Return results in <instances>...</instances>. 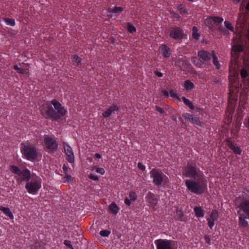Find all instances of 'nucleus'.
Instances as JSON below:
<instances>
[{
	"label": "nucleus",
	"instance_id": "f257e3e1",
	"mask_svg": "<svg viewBox=\"0 0 249 249\" xmlns=\"http://www.w3.org/2000/svg\"><path fill=\"white\" fill-rule=\"evenodd\" d=\"M245 31L246 38L247 39V42H245L240 36L235 37L232 39V45L231 49V61L229 66L230 71V80L231 84L234 86L239 85V83L237 81V78L238 76L237 70L240 66H241L243 63L246 67L249 69V53H246L244 50L246 44L247 49L249 41L246 36L247 30H239V32Z\"/></svg>",
	"mask_w": 249,
	"mask_h": 249
},
{
	"label": "nucleus",
	"instance_id": "f03ea898",
	"mask_svg": "<svg viewBox=\"0 0 249 249\" xmlns=\"http://www.w3.org/2000/svg\"><path fill=\"white\" fill-rule=\"evenodd\" d=\"M237 71L238 74L237 81L239 83V85L235 87L231 84L230 75L229 76V93L227 110L229 112V114H231L234 112L237 105L238 93L240 89H241L240 93V102L246 101L249 91V78L248 71H249V69L247 68L242 63V66L239 67Z\"/></svg>",
	"mask_w": 249,
	"mask_h": 249
},
{
	"label": "nucleus",
	"instance_id": "7ed1b4c3",
	"mask_svg": "<svg viewBox=\"0 0 249 249\" xmlns=\"http://www.w3.org/2000/svg\"><path fill=\"white\" fill-rule=\"evenodd\" d=\"M41 111L42 115L45 118L56 121H58L67 113V110L64 107L55 99L52 100L50 103L46 102L43 104Z\"/></svg>",
	"mask_w": 249,
	"mask_h": 249
},
{
	"label": "nucleus",
	"instance_id": "20e7f679",
	"mask_svg": "<svg viewBox=\"0 0 249 249\" xmlns=\"http://www.w3.org/2000/svg\"><path fill=\"white\" fill-rule=\"evenodd\" d=\"M185 184L187 189L191 193L201 195L207 190V182L205 177L200 179H186Z\"/></svg>",
	"mask_w": 249,
	"mask_h": 249
},
{
	"label": "nucleus",
	"instance_id": "39448f33",
	"mask_svg": "<svg viewBox=\"0 0 249 249\" xmlns=\"http://www.w3.org/2000/svg\"><path fill=\"white\" fill-rule=\"evenodd\" d=\"M183 175L191 179H200L204 176L203 172L196 165V162L192 161L188 162L184 167Z\"/></svg>",
	"mask_w": 249,
	"mask_h": 249
},
{
	"label": "nucleus",
	"instance_id": "423d86ee",
	"mask_svg": "<svg viewBox=\"0 0 249 249\" xmlns=\"http://www.w3.org/2000/svg\"><path fill=\"white\" fill-rule=\"evenodd\" d=\"M42 180L36 175L32 176L31 179L26 182L25 189L30 194L36 195L41 188Z\"/></svg>",
	"mask_w": 249,
	"mask_h": 249
},
{
	"label": "nucleus",
	"instance_id": "0eeeda50",
	"mask_svg": "<svg viewBox=\"0 0 249 249\" xmlns=\"http://www.w3.org/2000/svg\"><path fill=\"white\" fill-rule=\"evenodd\" d=\"M20 151L25 158L30 161L36 160L38 155V152L36 147L33 144L22 143Z\"/></svg>",
	"mask_w": 249,
	"mask_h": 249
},
{
	"label": "nucleus",
	"instance_id": "6e6552de",
	"mask_svg": "<svg viewBox=\"0 0 249 249\" xmlns=\"http://www.w3.org/2000/svg\"><path fill=\"white\" fill-rule=\"evenodd\" d=\"M150 174L153 179V184L157 186H160L162 184H166L169 182L167 176L160 169H152L150 172Z\"/></svg>",
	"mask_w": 249,
	"mask_h": 249
},
{
	"label": "nucleus",
	"instance_id": "1a4fd4ad",
	"mask_svg": "<svg viewBox=\"0 0 249 249\" xmlns=\"http://www.w3.org/2000/svg\"><path fill=\"white\" fill-rule=\"evenodd\" d=\"M10 170L13 174L18 176V178L17 180L20 182L22 181L28 182L32 177L30 171L27 168L21 170L17 166L11 165L10 167Z\"/></svg>",
	"mask_w": 249,
	"mask_h": 249
},
{
	"label": "nucleus",
	"instance_id": "9d476101",
	"mask_svg": "<svg viewBox=\"0 0 249 249\" xmlns=\"http://www.w3.org/2000/svg\"><path fill=\"white\" fill-rule=\"evenodd\" d=\"M198 59L196 57H193L192 59V63L198 68H201L204 64H206L212 58V53L200 50L197 53Z\"/></svg>",
	"mask_w": 249,
	"mask_h": 249
},
{
	"label": "nucleus",
	"instance_id": "9b49d317",
	"mask_svg": "<svg viewBox=\"0 0 249 249\" xmlns=\"http://www.w3.org/2000/svg\"><path fill=\"white\" fill-rule=\"evenodd\" d=\"M58 143L55 138L49 135H46L44 138L43 148L48 153L56 152L58 149Z\"/></svg>",
	"mask_w": 249,
	"mask_h": 249
},
{
	"label": "nucleus",
	"instance_id": "f8f14e48",
	"mask_svg": "<svg viewBox=\"0 0 249 249\" xmlns=\"http://www.w3.org/2000/svg\"><path fill=\"white\" fill-rule=\"evenodd\" d=\"M248 206L247 205L243 206L241 202L237 206L239 211L243 212L239 214V223L244 228L248 226V222L246 220L247 219L249 218V208Z\"/></svg>",
	"mask_w": 249,
	"mask_h": 249
},
{
	"label": "nucleus",
	"instance_id": "ddd939ff",
	"mask_svg": "<svg viewBox=\"0 0 249 249\" xmlns=\"http://www.w3.org/2000/svg\"><path fill=\"white\" fill-rule=\"evenodd\" d=\"M157 249H177V242L172 240L159 239L155 241Z\"/></svg>",
	"mask_w": 249,
	"mask_h": 249
},
{
	"label": "nucleus",
	"instance_id": "4468645a",
	"mask_svg": "<svg viewBox=\"0 0 249 249\" xmlns=\"http://www.w3.org/2000/svg\"><path fill=\"white\" fill-rule=\"evenodd\" d=\"M168 33L170 38L178 41L181 40L185 35L183 29L177 26L170 27Z\"/></svg>",
	"mask_w": 249,
	"mask_h": 249
},
{
	"label": "nucleus",
	"instance_id": "2eb2a0df",
	"mask_svg": "<svg viewBox=\"0 0 249 249\" xmlns=\"http://www.w3.org/2000/svg\"><path fill=\"white\" fill-rule=\"evenodd\" d=\"M62 144L64 152L66 155L67 160L70 163H73L74 162V156L72 148L66 142H63Z\"/></svg>",
	"mask_w": 249,
	"mask_h": 249
},
{
	"label": "nucleus",
	"instance_id": "dca6fc26",
	"mask_svg": "<svg viewBox=\"0 0 249 249\" xmlns=\"http://www.w3.org/2000/svg\"><path fill=\"white\" fill-rule=\"evenodd\" d=\"M224 25L226 29L221 25L218 27V30L220 33L222 34L224 36H227L229 34V31L234 32V27L230 22L226 20L224 21Z\"/></svg>",
	"mask_w": 249,
	"mask_h": 249
},
{
	"label": "nucleus",
	"instance_id": "f3484780",
	"mask_svg": "<svg viewBox=\"0 0 249 249\" xmlns=\"http://www.w3.org/2000/svg\"><path fill=\"white\" fill-rule=\"evenodd\" d=\"M226 144L233 151L236 155H240L242 153V150L239 146L235 144L231 140V138H228L225 141Z\"/></svg>",
	"mask_w": 249,
	"mask_h": 249
},
{
	"label": "nucleus",
	"instance_id": "a211bd4d",
	"mask_svg": "<svg viewBox=\"0 0 249 249\" xmlns=\"http://www.w3.org/2000/svg\"><path fill=\"white\" fill-rule=\"evenodd\" d=\"M182 116L191 123L199 126H202V123L197 117L194 116L193 115L188 113H184Z\"/></svg>",
	"mask_w": 249,
	"mask_h": 249
},
{
	"label": "nucleus",
	"instance_id": "6ab92c4d",
	"mask_svg": "<svg viewBox=\"0 0 249 249\" xmlns=\"http://www.w3.org/2000/svg\"><path fill=\"white\" fill-rule=\"evenodd\" d=\"M218 217V213L216 210H213L209 216L207 218L209 227L212 229L214 225V221Z\"/></svg>",
	"mask_w": 249,
	"mask_h": 249
},
{
	"label": "nucleus",
	"instance_id": "aec40b11",
	"mask_svg": "<svg viewBox=\"0 0 249 249\" xmlns=\"http://www.w3.org/2000/svg\"><path fill=\"white\" fill-rule=\"evenodd\" d=\"M146 201L149 203L150 207L154 208L158 203L157 196L153 193L149 192L145 197Z\"/></svg>",
	"mask_w": 249,
	"mask_h": 249
},
{
	"label": "nucleus",
	"instance_id": "412c9836",
	"mask_svg": "<svg viewBox=\"0 0 249 249\" xmlns=\"http://www.w3.org/2000/svg\"><path fill=\"white\" fill-rule=\"evenodd\" d=\"M247 97L246 100V101L240 102V97H239V108L237 110V112L235 115V119H238V120H242L244 117V113H243V110L242 108L245 109V105L246 104L247 101Z\"/></svg>",
	"mask_w": 249,
	"mask_h": 249
},
{
	"label": "nucleus",
	"instance_id": "4be33fe9",
	"mask_svg": "<svg viewBox=\"0 0 249 249\" xmlns=\"http://www.w3.org/2000/svg\"><path fill=\"white\" fill-rule=\"evenodd\" d=\"M159 52L165 58H168L172 53L171 49L164 44L160 45L159 47Z\"/></svg>",
	"mask_w": 249,
	"mask_h": 249
},
{
	"label": "nucleus",
	"instance_id": "5701e85b",
	"mask_svg": "<svg viewBox=\"0 0 249 249\" xmlns=\"http://www.w3.org/2000/svg\"><path fill=\"white\" fill-rule=\"evenodd\" d=\"M120 110V107L116 104H112L110 106L106 111L102 113L103 116L107 118L109 117L115 111H118Z\"/></svg>",
	"mask_w": 249,
	"mask_h": 249
},
{
	"label": "nucleus",
	"instance_id": "b1692460",
	"mask_svg": "<svg viewBox=\"0 0 249 249\" xmlns=\"http://www.w3.org/2000/svg\"><path fill=\"white\" fill-rule=\"evenodd\" d=\"M120 208L117 206L115 202H112L108 207V210L110 213L114 215H116Z\"/></svg>",
	"mask_w": 249,
	"mask_h": 249
},
{
	"label": "nucleus",
	"instance_id": "393cba45",
	"mask_svg": "<svg viewBox=\"0 0 249 249\" xmlns=\"http://www.w3.org/2000/svg\"><path fill=\"white\" fill-rule=\"evenodd\" d=\"M0 211L2 212L6 216H8L10 219L14 218V215L9 208L0 207Z\"/></svg>",
	"mask_w": 249,
	"mask_h": 249
},
{
	"label": "nucleus",
	"instance_id": "a878e982",
	"mask_svg": "<svg viewBox=\"0 0 249 249\" xmlns=\"http://www.w3.org/2000/svg\"><path fill=\"white\" fill-rule=\"evenodd\" d=\"M184 88L186 90L189 91L191 89H194L195 86L193 82L190 80H186L184 83Z\"/></svg>",
	"mask_w": 249,
	"mask_h": 249
},
{
	"label": "nucleus",
	"instance_id": "bb28decb",
	"mask_svg": "<svg viewBox=\"0 0 249 249\" xmlns=\"http://www.w3.org/2000/svg\"><path fill=\"white\" fill-rule=\"evenodd\" d=\"M194 211L196 217H203L204 216L203 211L200 207H195Z\"/></svg>",
	"mask_w": 249,
	"mask_h": 249
},
{
	"label": "nucleus",
	"instance_id": "cd10ccee",
	"mask_svg": "<svg viewBox=\"0 0 249 249\" xmlns=\"http://www.w3.org/2000/svg\"><path fill=\"white\" fill-rule=\"evenodd\" d=\"M124 9L122 7L115 6L113 8H109L107 9V12L109 13L116 14L117 13H120L123 11Z\"/></svg>",
	"mask_w": 249,
	"mask_h": 249
},
{
	"label": "nucleus",
	"instance_id": "c85d7f7f",
	"mask_svg": "<svg viewBox=\"0 0 249 249\" xmlns=\"http://www.w3.org/2000/svg\"><path fill=\"white\" fill-rule=\"evenodd\" d=\"M182 101L184 103V104L188 106L189 108L192 110H193L195 109V106H194L193 104L188 99L185 98V97H182L181 98V101Z\"/></svg>",
	"mask_w": 249,
	"mask_h": 249
},
{
	"label": "nucleus",
	"instance_id": "c756f323",
	"mask_svg": "<svg viewBox=\"0 0 249 249\" xmlns=\"http://www.w3.org/2000/svg\"><path fill=\"white\" fill-rule=\"evenodd\" d=\"M213 63L217 69H219L220 68V65L218 61L217 57L215 54L214 51L212 52Z\"/></svg>",
	"mask_w": 249,
	"mask_h": 249
},
{
	"label": "nucleus",
	"instance_id": "7c9ffc66",
	"mask_svg": "<svg viewBox=\"0 0 249 249\" xmlns=\"http://www.w3.org/2000/svg\"><path fill=\"white\" fill-rule=\"evenodd\" d=\"M44 247L40 241H36L34 244L31 246V249H44Z\"/></svg>",
	"mask_w": 249,
	"mask_h": 249
},
{
	"label": "nucleus",
	"instance_id": "2f4dec72",
	"mask_svg": "<svg viewBox=\"0 0 249 249\" xmlns=\"http://www.w3.org/2000/svg\"><path fill=\"white\" fill-rule=\"evenodd\" d=\"M178 9L181 15H188V12L187 9L185 8V6L182 4H178Z\"/></svg>",
	"mask_w": 249,
	"mask_h": 249
},
{
	"label": "nucleus",
	"instance_id": "473e14b6",
	"mask_svg": "<svg viewBox=\"0 0 249 249\" xmlns=\"http://www.w3.org/2000/svg\"><path fill=\"white\" fill-rule=\"evenodd\" d=\"M176 214L179 220L182 221H185L183 213L181 210L178 208L176 210Z\"/></svg>",
	"mask_w": 249,
	"mask_h": 249
},
{
	"label": "nucleus",
	"instance_id": "72a5a7b5",
	"mask_svg": "<svg viewBox=\"0 0 249 249\" xmlns=\"http://www.w3.org/2000/svg\"><path fill=\"white\" fill-rule=\"evenodd\" d=\"M192 37L196 39H199L200 35L198 33V29L196 26H193L192 28Z\"/></svg>",
	"mask_w": 249,
	"mask_h": 249
},
{
	"label": "nucleus",
	"instance_id": "f704fd0d",
	"mask_svg": "<svg viewBox=\"0 0 249 249\" xmlns=\"http://www.w3.org/2000/svg\"><path fill=\"white\" fill-rule=\"evenodd\" d=\"M71 59L73 62L76 63V65L77 66H79L82 61L81 58L77 55H72L71 57Z\"/></svg>",
	"mask_w": 249,
	"mask_h": 249
},
{
	"label": "nucleus",
	"instance_id": "c9c22d12",
	"mask_svg": "<svg viewBox=\"0 0 249 249\" xmlns=\"http://www.w3.org/2000/svg\"><path fill=\"white\" fill-rule=\"evenodd\" d=\"M3 20L6 24L8 25L13 27L16 24L15 20L14 19L10 18H5Z\"/></svg>",
	"mask_w": 249,
	"mask_h": 249
},
{
	"label": "nucleus",
	"instance_id": "e433bc0d",
	"mask_svg": "<svg viewBox=\"0 0 249 249\" xmlns=\"http://www.w3.org/2000/svg\"><path fill=\"white\" fill-rule=\"evenodd\" d=\"M126 29L128 32L131 34H133L136 32V27L132 25L130 22L127 23Z\"/></svg>",
	"mask_w": 249,
	"mask_h": 249
},
{
	"label": "nucleus",
	"instance_id": "4c0bfd02",
	"mask_svg": "<svg viewBox=\"0 0 249 249\" xmlns=\"http://www.w3.org/2000/svg\"><path fill=\"white\" fill-rule=\"evenodd\" d=\"M210 19H212L215 23H221L223 21V18L219 17H211Z\"/></svg>",
	"mask_w": 249,
	"mask_h": 249
},
{
	"label": "nucleus",
	"instance_id": "58836bf2",
	"mask_svg": "<svg viewBox=\"0 0 249 249\" xmlns=\"http://www.w3.org/2000/svg\"><path fill=\"white\" fill-rule=\"evenodd\" d=\"M129 197L131 201H135L137 199V196L134 191H130L129 193Z\"/></svg>",
	"mask_w": 249,
	"mask_h": 249
},
{
	"label": "nucleus",
	"instance_id": "ea45409f",
	"mask_svg": "<svg viewBox=\"0 0 249 249\" xmlns=\"http://www.w3.org/2000/svg\"><path fill=\"white\" fill-rule=\"evenodd\" d=\"M169 94L171 97L176 98L178 101H181V98L178 97V94L173 89H171L170 90Z\"/></svg>",
	"mask_w": 249,
	"mask_h": 249
},
{
	"label": "nucleus",
	"instance_id": "a19ab883",
	"mask_svg": "<svg viewBox=\"0 0 249 249\" xmlns=\"http://www.w3.org/2000/svg\"><path fill=\"white\" fill-rule=\"evenodd\" d=\"M110 233V231L107 230H102L100 231V235L103 237H108Z\"/></svg>",
	"mask_w": 249,
	"mask_h": 249
},
{
	"label": "nucleus",
	"instance_id": "79ce46f5",
	"mask_svg": "<svg viewBox=\"0 0 249 249\" xmlns=\"http://www.w3.org/2000/svg\"><path fill=\"white\" fill-rule=\"evenodd\" d=\"M243 194H244L243 196H242V199L243 198H245L244 197V195H246V196L249 197V187L248 186H245L244 188H243Z\"/></svg>",
	"mask_w": 249,
	"mask_h": 249
},
{
	"label": "nucleus",
	"instance_id": "37998d69",
	"mask_svg": "<svg viewBox=\"0 0 249 249\" xmlns=\"http://www.w3.org/2000/svg\"><path fill=\"white\" fill-rule=\"evenodd\" d=\"M95 169L96 172L99 174H100L102 175H103L105 173V170L103 168L98 167H94Z\"/></svg>",
	"mask_w": 249,
	"mask_h": 249
},
{
	"label": "nucleus",
	"instance_id": "c03bdc74",
	"mask_svg": "<svg viewBox=\"0 0 249 249\" xmlns=\"http://www.w3.org/2000/svg\"><path fill=\"white\" fill-rule=\"evenodd\" d=\"M64 182H69L72 180V177L69 175L66 174V176L64 177Z\"/></svg>",
	"mask_w": 249,
	"mask_h": 249
},
{
	"label": "nucleus",
	"instance_id": "a18cd8bd",
	"mask_svg": "<svg viewBox=\"0 0 249 249\" xmlns=\"http://www.w3.org/2000/svg\"><path fill=\"white\" fill-rule=\"evenodd\" d=\"M242 120H238V119H235V127L237 129V130L238 131L240 129V127L241 125V121Z\"/></svg>",
	"mask_w": 249,
	"mask_h": 249
},
{
	"label": "nucleus",
	"instance_id": "49530a36",
	"mask_svg": "<svg viewBox=\"0 0 249 249\" xmlns=\"http://www.w3.org/2000/svg\"><path fill=\"white\" fill-rule=\"evenodd\" d=\"M64 245L71 249H73V248L71 244V242L69 240H66L64 242Z\"/></svg>",
	"mask_w": 249,
	"mask_h": 249
},
{
	"label": "nucleus",
	"instance_id": "de8ad7c7",
	"mask_svg": "<svg viewBox=\"0 0 249 249\" xmlns=\"http://www.w3.org/2000/svg\"><path fill=\"white\" fill-rule=\"evenodd\" d=\"M89 179H90L91 180H95V181H97V180H99L98 177L96 175H95L93 174H90L89 176Z\"/></svg>",
	"mask_w": 249,
	"mask_h": 249
},
{
	"label": "nucleus",
	"instance_id": "09e8293b",
	"mask_svg": "<svg viewBox=\"0 0 249 249\" xmlns=\"http://www.w3.org/2000/svg\"><path fill=\"white\" fill-rule=\"evenodd\" d=\"M241 203L243 204V206L247 205L249 208V199L247 198H243L241 200Z\"/></svg>",
	"mask_w": 249,
	"mask_h": 249
},
{
	"label": "nucleus",
	"instance_id": "8fccbe9b",
	"mask_svg": "<svg viewBox=\"0 0 249 249\" xmlns=\"http://www.w3.org/2000/svg\"><path fill=\"white\" fill-rule=\"evenodd\" d=\"M137 166L140 170L142 171H144L145 170V166L144 165H143L141 162H138Z\"/></svg>",
	"mask_w": 249,
	"mask_h": 249
},
{
	"label": "nucleus",
	"instance_id": "3c124183",
	"mask_svg": "<svg viewBox=\"0 0 249 249\" xmlns=\"http://www.w3.org/2000/svg\"><path fill=\"white\" fill-rule=\"evenodd\" d=\"M131 200L128 197H125L124 198V202L126 205L130 206L131 204Z\"/></svg>",
	"mask_w": 249,
	"mask_h": 249
},
{
	"label": "nucleus",
	"instance_id": "603ef678",
	"mask_svg": "<svg viewBox=\"0 0 249 249\" xmlns=\"http://www.w3.org/2000/svg\"><path fill=\"white\" fill-rule=\"evenodd\" d=\"M155 109L156 111L160 112V114H164L165 113V111L163 110V109L158 106H155Z\"/></svg>",
	"mask_w": 249,
	"mask_h": 249
},
{
	"label": "nucleus",
	"instance_id": "864d4df0",
	"mask_svg": "<svg viewBox=\"0 0 249 249\" xmlns=\"http://www.w3.org/2000/svg\"><path fill=\"white\" fill-rule=\"evenodd\" d=\"M171 15L174 18L179 19L180 18V16L177 13L175 12H172Z\"/></svg>",
	"mask_w": 249,
	"mask_h": 249
},
{
	"label": "nucleus",
	"instance_id": "5fc2aeb1",
	"mask_svg": "<svg viewBox=\"0 0 249 249\" xmlns=\"http://www.w3.org/2000/svg\"><path fill=\"white\" fill-rule=\"evenodd\" d=\"M63 170L65 174H68V171L69 170V167L65 164H64L63 166Z\"/></svg>",
	"mask_w": 249,
	"mask_h": 249
},
{
	"label": "nucleus",
	"instance_id": "6e6d98bb",
	"mask_svg": "<svg viewBox=\"0 0 249 249\" xmlns=\"http://www.w3.org/2000/svg\"><path fill=\"white\" fill-rule=\"evenodd\" d=\"M154 73L157 76L159 77H161L163 76V74L161 72L159 71H155Z\"/></svg>",
	"mask_w": 249,
	"mask_h": 249
},
{
	"label": "nucleus",
	"instance_id": "4d7b16f0",
	"mask_svg": "<svg viewBox=\"0 0 249 249\" xmlns=\"http://www.w3.org/2000/svg\"><path fill=\"white\" fill-rule=\"evenodd\" d=\"M161 93L163 95L165 96V97H167L169 96V92L166 90H163L161 91Z\"/></svg>",
	"mask_w": 249,
	"mask_h": 249
},
{
	"label": "nucleus",
	"instance_id": "13d9d810",
	"mask_svg": "<svg viewBox=\"0 0 249 249\" xmlns=\"http://www.w3.org/2000/svg\"><path fill=\"white\" fill-rule=\"evenodd\" d=\"M204 239L206 243L209 244L210 243L211 239L209 236L205 235L204 236Z\"/></svg>",
	"mask_w": 249,
	"mask_h": 249
},
{
	"label": "nucleus",
	"instance_id": "bf43d9fd",
	"mask_svg": "<svg viewBox=\"0 0 249 249\" xmlns=\"http://www.w3.org/2000/svg\"><path fill=\"white\" fill-rule=\"evenodd\" d=\"M18 73H21V74H24L26 73V70L24 69H21L20 68V70L18 71Z\"/></svg>",
	"mask_w": 249,
	"mask_h": 249
},
{
	"label": "nucleus",
	"instance_id": "052dcab7",
	"mask_svg": "<svg viewBox=\"0 0 249 249\" xmlns=\"http://www.w3.org/2000/svg\"><path fill=\"white\" fill-rule=\"evenodd\" d=\"M94 157L96 159H100L101 158L102 156L101 155V154H99V153H96L95 155H94Z\"/></svg>",
	"mask_w": 249,
	"mask_h": 249
},
{
	"label": "nucleus",
	"instance_id": "680f3d73",
	"mask_svg": "<svg viewBox=\"0 0 249 249\" xmlns=\"http://www.w3.org/2000/svg\"><path fill=\"white\" fill-rule=\"evenodd\" d=\"M14 69L15 70L18 72L20 70V68L17 65H15L14 66Z\"/></svg>",
	"mask_w": 249,
	"mask_h": 249
},
{
	"label": "nucleus",
	"instance_id": "e2e57ef3",
	"mask_svg": "<svg viewBox=\"0 0 249 249\" xmlns=\"http://www.w3.org/2000/svg\"><path fill=\"white\" fill-rule=\"evenodd\" d=\"M232 0L234 1V3H238L240 1V0Z\"/></svg>",
	"mask_w": 249,
	"mask_h": 249
},
{
	"label": "nucleus",
	"instance_id": "0e129e2a",
	"mask_svg": "<svg viewBox=\"0 0 249 249\" xmlns=\"http://www.w3.org/2000/svg\"><path fill=\"white\" fill-rule=\"evenodd\" d=\"M247 124H248V127L249 129V116Z\"/></svg>",
	"mask_w": 249,
	"mask_h": 249
},
{
	"label": "nucleus",
	"instance_id": "69168bd1",
	"mask_svg": "<svg viewBox=\"0 0 249 249\" xmlns=\"http://www.w3.org/2000/svg\"><path fill=\"white\" fill-rule=\"evenodd\" d=\"M2 231L0 229V236H2Z\"/></svg>",
	"mask_w": 249,
	"mask_h": 249
}]
</instances>
